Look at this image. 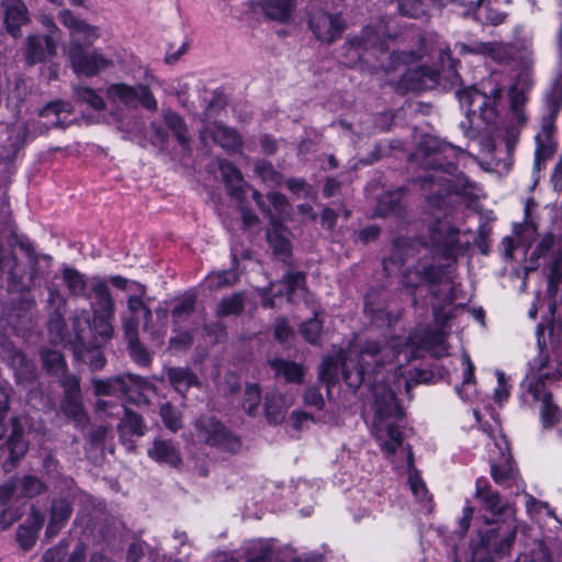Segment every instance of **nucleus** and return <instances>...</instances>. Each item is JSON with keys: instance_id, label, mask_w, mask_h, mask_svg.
I'll use <instances>...</instances> for the list:
<instances>
[{"instance_id": "15", "label": "nucleus", "mask_w": 562, "mask_h": 562, "mask_svg": "<svg viewBox=\"0 0 562 562\" xmlns=\"http://www.w3.org/2000/svg\"><path fill=\"white\" fill-rule=\"evenodd\" d=\"M58 41L53 35L29 34L24 43V58L29 65L44 63L57 54Z\"/></svg>"}, {"instance_id": "58", "label": "nucleus", "mask_w": 562, "mask_h": 562, "mask_svg": "<svg viewBox=\"0 0 562 562\" xmlns=\"http://www.w3.org/2000/svg\"><path fill=\"white\" fill-rule=\"evenodd\" d=\"M496 376L497 387L495 389L494 396L495 401L502 404L509 397V385L507 383L506 375L503 372L496 371Z\"/></svg>"}, {"instance_id": "27", "label": "nucleus", "mask_w": 562, "mask_h": 562, "mask_svg": "<svg viewBox=\"0 0 562 562\" xmlns=\"http://www.w3.org/2000/svg\"><path fill=\"white\" fill-rule=\"evenodd\" d=\"M134 285L137 286V292L139 293V295H132L127 299V308L131 313V317L128 319H125L124 324L126 322L133 321L138 326L139 319L142 318L144 321V326L147 327L148 322L151 317V311L149 310L148 306L145 305L140 296L145 293V289L143 285L138 283H134Z\"/></svg>"}, {"instance_id": "53", "label": "nucleus", "mask_w": 562, "mask_h": 562, "mask_svg": "<svg viewBox=\"0 0 562 562\" xmlns=\"http://www.w3.org/2000/svg\"><path fill=\"white\" fill-rule=\"evenodd\" d=\"M322 330V322L318 319L317 315L303 323L301 326V335L311 344L317 342Z\"/></svg>"}, {"instance_id": "49", "label": "nucleus", "mask_w": 562, "mask_h": 562, "mask_svg": "<svg viewBox=\"0 0 562 562\" xmlns=\"http://www.w3.org/2000/svg\"><path fill=\"white\" fill-rule=\"evenodd\" d=\"M63 409L66 415L74 418L78 424L86 423V414L79 396L65 397Z\"/></svg>"}, {"instance_id": "7", "label": "nucleus", "mask_w": 562, "mask_h": 562, "mask_svg": "<svg viewBox=\"0 0 562 562\" xmlns=\"http://www.w3.org/2000/svg\"><path fill=\"white\" fill-rule=\"evenodd\" d=\"M64 54L78 76L93 77L111 66V60L100 50H88L76 43H68L64 47Z\"/></svg>"}, {"instance_id": "19", "label": "nucleus", "mask_w": 562, "mask_h": 562, "mask_svg": "<svg viewBox=\"0 0 562 562\" xmlns=\"http://www.w3.org/2000/svg\"><path fill=\"white\" fill-rule=\"evenodd\" d=\"M26 450L27 445L22 438L20 429L15 426L9 437L0 434V460L3 459L5 468H13L15 462L25 454Z\"/></svg>"}, {"instance_id": "64", "label": "nucleus", "mask_w": 562, "mask_h": 562, "mask_svg": "<svg viewBox=\"0 0 562 562\" xmlns=\"http://www.w3.org/2000/svg\"><path fill=\"white\" fill-rule=\"evenodd\" d=\"M274 336L281 342H284L292 336V330L286 321L278 319L274 325Z\"/></svg>"}, {"instance_id": "41", "label": "nucleus", "mask_w": 562, "mask_h": 562, "mask_svg": "<svg viewBox=\"0 0 562 562\" xmlns=\"http://www.w3.org/2000/svg\"><path fill=\"white\" fill-rule=\"evenodd\" d=\"M509 98H510V114L512 120L517 126L525 125L527 117L524 113V103H525V95L522 91H518L517 87H512L509 91Z\"/></svg>"}, {"instance_id": "52", "label": "nucleus", "mask_w": 562, "mask_h": 562, "mask_svg": "<svg viewBox=\"0 0 562 562\" xmlns=\"http://www.w3.org/2000/svg\"><path fill=\"white\" fill-rule=\"evenodd\" d=\"M165 123L171 128L180 143L187 142L186 125L183 120L175 112H166L164 114Z\"/></svg>"}, {"instance_id": "25", "label": "nucleus", "mask_w": 562, "mask_h": 562, "mask_svg": "<svg viewBox=\"0 0 562 562\" xmlns=\"http://www.w3.org/2000/svg\"><path fill=\"white\" fill-rule=\"evenodd\" d=\"M71 508L66 499H58L53 503L49 522L45 535L48 538L55 537L69 519Z\"/></svg>"}, {"instance_id": "56", "label": "nucleus", "mask_w": 562, "mask_h": 562, "mask_svg": "<svg viewBox=\"0 0 562 562\" xmlns=\"http://www.w3.org/2000/svg\"><path fill=\"white\" fill-rule=\"evenodd\" d=\"M562 282V255L557 254L550 269L549 286L552 291Z\"/></svg>"}, {"instance_id": "10", "label": "nucleus", "mask_w": 562, "mask_h": 562, "mask_svg": "<svg viewBox=\"0 0 562 562\" xmlns=\"http://www.w3.org/2000/svg\"><path fill=\"white\" fill-rule=\"evenodd\" d=\"M475 498L480 502V510L488 525L497 522L503 514L510 510L509 505L502 501L499 494L483 477L476 480Z\"/></svg>"}, {"instance_id": "26", "label": "nucleus", "mask_w": 562, "mask_h": 562, "mask_svg": "<svg viewBox=\"0 0 562 562\" xmlns=\"http://www.w3.org/2000/svg\"><path fill=\"white\" fill-rule=\"evenodd\" d=\"M271 229L268 231L267 237L274 254L285 259L291 251V244L289 240V231L280 223L272 218Z\"/></svg>"}, {"instance_id": "57", "label": "nucleus", "mask_w": 562, "mask_h": 562, "mask_svg": "<svg viewBox=\"0 0 562 562\" xmlns=\"http://www.w3.org/2000/svg\"><path fill=\"white\" fill-rule=\"evenodd\" d=\"M303 398L306 406L315 407L316 409H322L325 404L322 393L314 386L305 390Z\"/></svg>"}, {"instance_id": "31", "label": "nucleus", "mask_w": 562, "mask_h": 562, "mask_svg": "<svg viewBox=\"0 0 562 562\" xmlns=\"http://www.w3.org/2000/svg\"><path fill=\"white\" fill-rule=\"evenodd\" d=\"M167 376L173 389L181 394L198 384L195 374L186 368H169Z\"/></svg>"}, {"instance_id": "61", "label": "nucleus", "mask_w": 562, "mask_h": 562, "mask_svg": "<svg viewBox=\"0 0 562 562\" xmlns=\"http://www.w3.org/2000/svg\"><path fill=\"white\" fill-rule=\"evenodd\" d=\"M554 243L555 237L552 234H546L544 236H542L536 249L533 250L532 257H536L538 259L540 257L546 256L549 252V250L553 247Z\"/></svg>"}, {"instance_id": "42", "label": "nucleus", "mask_w": 562, "mask_h": 562, "mask_svg": "<svg viewBox=\"0 0 562 562\" xmlns=\"http://www.w3.org/2000/svg\"><path fill=\"white\" fill-rule=\"evenodd\" d=\"M159 415L169 430L176 432L182 427V413L170 403L160 406Z\"/></svg>"}, {"instance_id": "55", "label": "nucleus", "mask_w": 562, "mask_h": 562, "mask_svg": "<svg viewBox=\"0 0 562 562\" xmlns=\"http://www.w3.org/2000/svg\"><path fill=\"white\" fill-rule=\"evenodd\" d=\"M195 297L193 295H186L179 304L172 310V316L176 321L181 319L183 316H188L194 308Z\"/></svg>"}, {"instance_id": "37", "label": "nucleus", "mask_w": 562, "mask_h": 562, "mask_svg": "<svg viewBox=\"0 0 562 562\" xmlns=\"http://www.w3.org/2000/svg\"><path fill=\"white\" fill-rule=\"evenodd\" d=\"M438 0H403L398 4V10L403 15L419 18L427 13L429 8L435 5Z\"/></svg>"}, {"instance_id": "48", "label": "nucleus", "mask_w": 562, "mask_h": 562, "mask_svg": "<svg viewBox=\"0 0 562 562\" xmlns=\"http://www.w3.org/2000/svg\"><path fill=\"white\" fill-rule=\"evenodd\" d=\"M261 401L260 390L257 384H248L245 391L243 407L249 415L257 413Z\"/></svg>"}, {"instance_id": "33", "label": "nucleus", "mask_w": 562, "mask_h": 562, "mask_svg": "<svg viewBox=\"0 0 562 562\" xmlns=\"http://www.w3.org/2000/svg\"><path fill=\"white\" fill-rule=\"evenodd\" d=\"M271 367L276 371V374L284 378L286 382L300 383L304 375L303 368L295 362L274 359L271 361Z\"/></svg>"}, {"instance_id": "28", "label": "nucleus", "mask_w": 562, "mask_h": 562, "mask_svg": "<svg viewBox=\"0 0 562 562\" xmlns=\"http://www.w3.org/2000/svg\"><path fill=\"white\" fill-rule=\"evenodd\" d=\"M125 336L128 340V349L132 358L139 364L146 366L149 363L150 358L146 350L142 348L138 340L137 324L133 321L123 324Z\"/></svg>"}, {"instance_id": "32", "label": "nucleus", "mask_w": 562, "mask_h": 562, "mask_svg": "<svg viewBox=\"0 0 562 562\" xmlns=\"http://www.w3.org/2000/svg\"><path fill=\"white\" fill-rule=\"evenodd\" d=\"M289 406L290 401L279 393H271L267 395L265 405L267 418L270 423L278 424L283 419Z\"/></svg>"}, {"instance_id": "17", "label": "nucleus", "mask_w": 562, "mask_h": 562, "mask_svg": "<svg viewBox=\"0 0 562 562\" xmlns=\"http://www.w3.org/2000/svg\"><path fill=\"white\" fill-rule=\"evenodd\" d=\"M347 55L350 56L348 64L356 65L362 57L363 52L369 49L384 50V41L382 40L381 30H373L367 26L359 37H353L346 43Z\"/></svg>"}, {"instance_id": "46", "label": "nucleus", "mask_w": 562, "mask_h": 562, "mask_svg": "<svg viewBox=\"0 0 562 562\" xmlns=\"http://www.w3.org/2000/svg\"><path fill=\"white\" fill-rule=\"evenodd\" d=\"M256 173L260 179L270 187H279L282 182L281 175L276 171L271 164L258 161L255 167Z\"/></svg>"}, {"instance_id": "43", "label": "nucleus", "mask_w": 562, "mask_h": 562, "mask_svg": "<svg viewBox=\"0 0 562 562\" xmlns=\"http://www.w3.org/2000/svg\"><path fill=\"white\" fill-rule=\"evenodd\" d=\"M270 543L265 540H252L248 542L247 562H265L270 554Z\"/></svg>"}, {"instance_id": "38", "label": "nucleus", "mask_w": 562, "mask_h": 562, "mask_svg": "<svg viewBox=\"0 0 562 562\" xmlns=\"http://www.w3.org/2000/svg\"><path fill=\"white\" fill-rule=\"evenodd\" d=\"M537 149L535 156V167L540 169L541 164L544 162L548 158H550L557 148V143L553 136H536Z\"/></svg>"}, {"instance_id": "34", "label": "nucleus", "mask_w": 562, "mask_h": 562, "mask_svg": "<svg viewBox=\"0 0 562 562\" xmlns=\"http://www.w3.org/2000/svg\"><path fill=\"white\" fill-rule=\"evenodd\" d=\"M294 7V0H267L263 10L271 19L284 22L291 16Z\"/></svg>"}, {"instance_id": "44", "label": "nucleus", "mask_w": 562, "mask_h": 562, "mask_svg": "<svg viewBox=\"0 0 562 562\" xmlns=\"http://www.w3.org/2000/svg\"><path fill=\"white\" fill-rule=\"evenodd\" d=\"M237 273L233 270H224L211 273L206 277V285L211 290H218L226 285H232L237 281Z\"/></svg>"}, {"instance_id": "63", "label": "nucleus", "mask_w": 562, "mask_h": 562, "mask_svg": "<svg viewBox=\"0 0 562 562\" xmlns=\"http://www.w3.org/2000/svg\"><path fill=\"white\" fill-rule=\"evenodd\" d=\"M517 529L518 525L515 524L509 533L499 542L498 547L495 549L496 553L506 554L509 552L512 546L515 542Z\"/></svg>"}, {"instance_id": "8", "label": "nucleus", "mask_w": 562, "mask_h": 562, "mask_svg": "<svg viewBox=\"0 0 562 562\" xmlns=\"http://www.w3.org/2000/svg\"><path fill=\"white\" fill-rule=\"evenodd\" d=\"M196 436L205 443L235 453L240 448L239 439L212 417H201L195 423Z\"/></svg>"}, {"instance_id": "35", "label": "nucleus", "mask_w": 562, "mask_h": 562, "mask_svg": "<svg viewBox=\"0 0 562 562\" xmlns=\"http://www.w3.org/2000/svg\"><path fill=\"white\" fill-rule=\"evenodd\" d=\"M74 97L78 102L86 103L95 111H102L105 109V102L103 98L90 87H74Z\"/></svg>"}, {"instance_id": "59", "label": "nucleus", "mask_w": 562, "mask_h": 562, "mask_svg": "<svg viewBox=\"0 0 562 562\" xmlns=\"http://www.w3.org/2000/svg\"><path fill=\"white\" fill-rule=\"evenodd\" d=\"M138 103L150 111H156L158 106L157 100L146 86H138Z\"/></svg>"}, {"instance_id": "39", "label": "nucleus", "mask_w": 562, "mask_h": 562, "mask_svg": "<svg viewBox=\"0 0 562 562\" xmlns=\"http://www.w3.org/2000/svg\"><path fill=\"white\" fill-rule=\"evenodd\" d=\"M220 169L232 194L239 198L243 184V177L239 170L229 162H222Z\"/></svg>"}, {"instance_id": "21", "label": "nucleus", "mask_w": 562, "mask_h": 562, "mask_svg": "<svg viewBox=\"0 0 562 562\" xmlns=\"http://www.w3.org/2000/svg\"><path fill=\"white\" fill-rule=\"evenodd\" d=\"M440 72L436 68H429L427 66H418L416 68H409L403 77L404 83L413 90L431 89L438 82Z\"/></svg>"}, {"instance_id": "18", "label": "nucleus", "mask_w": 562, "mask_h": 562, "mask_svg": "<svg viewBox=\"0 0 562 562\" xmlns=\"http://www.w3.org/2000/svg\"><path fill=\"white\" fill-rule=\"evenodd\" d=\"M3 23L14 38L22 35V27L31 22L29 9L23 0H2Z\"/></svg>"}, {"instance_id": "20", "label": "nucleus", "mask_w": 562, "mask_h": 562, "mask_svg": "<svg viewBox=\"0 0 562 562\" xmlns=\"http://www.w3.org/2000/svg\"><path fill=\"white\" fill-rule=\"evenodd\" d=\"M147 456L157 463H165L172 468H178L182 460L179 449L176 445L161 437L156 438L147 450Z\"/></svg>"}, {"instance_id": "51", "label": "nucleus", "mask_w": 562, "mask_h": 562, "mask_svg": "<svg viewBox=\"0 0 562 562\" xmlns=\"http://www.w3.org/2000/svg\"><path fill=\"white\" fill-rule=\"evenodd\" d=\"M64 280L67 288L74 295H81L85 293L86 282L83 276L72 269H65Z\"/></svg>"}, {"instance_id": "22", "label": "nucleus", "mask_w": 562, "mask_h": 562, "mask_svg": "<svg viewBox=\"0 0 562 562\" xmlns=\"http://www.w3.org/2000/svg\"><path fill=\"white\" fill-rule=\"evenodd\" d=\"M460 53L480 54L486 57H491L493 60L504 63L509 59L512 48L508 45L498 43H481L473 42L471 44H459L457 45Z\"/></svg>"}, {"instance_id": "45", "label": "nucleus", "mask_w": 562, "mask_h": 562, "mask_svg": "<svg viewBox=\"0 0 562 562\" xmlns=\"http://www.w3.org/2000/svg\"><path fill=\"white\" fill-rule=\"evenodd\" d=\"M461 361H462V367H463V381H462V386L458 387L457 392L459 393V395L462 398L468 400L469 394L465 391L469 387H473L474 383H475V381H474V364L471 361L470 356L468 353L462 355Z\"/></svg>"}, {"instance_id": "36", "label": "nucleus", "mask_w": 562, "mask_h": 562, "mask_svg": "<svg viewBox=\"0 0 562 562\" xmlns=\"http://www.w3.org/2000/svg\"><path fill=\"white\" fill-rule=\"evenodd\" d=\"M45 490V484L34 475L23 476L15 485V493L29 498L44 493Z\"/></svg>"}, {"instance_id": "30", "label": "nucleus", "mask_w": 562, "mask_h": 562, "mask_svg": "<svg viewBox=\"0 0 562 562\" xmlns=\"http://www.w3.org/2000/svg\"><path fill=\"white\" fill-rule=\"evenodd\" d=\"M106 95L111 101L121 102L127 106H136L138 104V87L113 83L108 87Z\"/></svg>"}, {"instance_id": "24", "label": "nucleus", "mask_w": 562, "mask_h": 562, "mask_svg": "<svg viewBox=\"0 0 562 562\" xmlns=\"http://www.w3.org/2000/svg\"><path fill=\"white\" fill-rule=\"evenodd\" d=\"M44 524V517L38 512H32L23 525L20 526L16 532V539L20 546L29 550L31 549L37 538V532Z\"/></svg>"}, {"instance_id": "2", "label": "nucleus", "mask_w": 562, "mask_h": 562, "mask_svg": "<svg viewBox=\"0 0 562 562\" xmlns=\"http://www.w3.org/2000/svg\"><path fill=\"white\" fill-rule=\"evenodd\" d=\"M543 328L537 329L538 355L530 360L521 389L535 401L541 402L540 415L544 427H552L562 418L559 407L552 403L547 385L562 376V323H554L550 329V346L541 340Z\"/></svg>"}, {"instance_id": "16", "label": "nucleus", "mask_w": 562, "mask_h": 562, "mask_svg": "<svg viewBox=\"0 0 562 562\" xmlns=\"http://www.w3.org/2000/svg\"><path fill=\"white\" fill-rule=\"evenodd\" d=\"M142 379L137 375H119L109 380H92L94 393L98 396H121L133 397V392L142 386Z\"/></svg>"}, {"instance_id": "50", "label": "nucleus", "mask_w": 562, "mask_h": 562, "mask_svg": "<svg viewBox=\"0 0 562 562\" xmlns=\"http://www.w3.org/2000/svg\"><path fill=\"white\" fill-rule=\"evenodd\" d=\"M44 366L48 371L55 374L63 373L65 370V360L60 352L45 350L42 352Z\"/></svg>"}, {"instance_id": "13", "label": "nucleus", "mask_w": 562, "mask_h": 562, "mask_svg": "<svg viewBox=\"0 0 562 562\" xmlns=\"http://www.w3.org/2000/svg\"><path fill=\"white\" fill-rule=\"evenodd\" d=\"M308 23L315 37L328 44L336 41L345 30V22L340 15L322 10L313 12Z\"/></svg>"}, {"instance_id": "3", "label": "nucleus", "mask_w": 562, "mask_h": 562, "mask_svg": "<svg viewBox=\"0 0 562 562\" xmlns=\"http://www.w3.org/2000/svg\"><path fill=\"white\" fill-rule=\"evenodd\" d=\"M430 234L429 244L397 241L394 245L390 261H398L403 265L408 258L418 257L417 265L413 269L408 267V271L404 274V283L407 286L415 288L423 282H437L440 279L441 268L424 261L428 254H431L432 258L443 257L450 259L463 250L459 240V231L451 227L448 223H437L431 228Z\"/></svg>"}, {"instance_id": "40", "label": "nucleus", "mask_w": 562, "mask_h": 562, "mask_svg": "<svg viewBox=\"0 0 562 562\" xmlns=\"http://www.w3.org/2000/svg\"><path fill=\"white\" fill-rule=\"evenodd\" d=\"M268 200L272 204L276 215L272 214L271 211H268V215L270 218V222L272 223V218L280 223L284 221L290 215V203L288 202L286 198L278 192H272L268 194Z\"/></svg>"}, {"instance_id": "6", "label": "nucleus", "mask_w": 562, "mask_h": 562, "mask_svg": "<svg viewBox=\"0 0 562 562\" xmlns=\"http://www.w3.org/2000/svg\"><path fill=\"white\" fill-rule=\"evenodd\" d=\"M91 290L94 294L92 302L93 319L91 329L95 333V346H101L112 337L115 305L110 289L103 279H93Z\"/></svg>"}, {"instance_id": "29", "label": "nucleus", "mask_w": 562, "mask_h": 562, "mask_svg": "<svg viewBox=\"0 0 562 562\" xmlns=\"http://www.w3.org/2000/svg\"><path fill=\"white\" fill-rule=\"evenodd\" d=\"M85 559L86 552L82 544H78L69 555L64 546H56L43 554L41 562H83Z\"/></svg>"}, {"instance_id": "1", "label": "nucleus", "mask_w": 562, "mask_h": 562, "mask_svg": "<svg viewBox=\"0 0 562 562\" xmlns=\"http://www.w3.org/2000/svg\"><path fill=\"white\" fill-rule=\"evenodd\" d=\"M438 328L434 331H425L423 337L415 333L403 344L394 340L391 344L380 346L370 342L361 350L360 355L349 351L348 356L326 358L319 369V379L328 386L334 384L341 372L348 386L356 389L363 382H368L374 418L372 434L381 449L392 457L397 448L403 454L408 474V484L413 495L422 503L430 499L425 482L413 468V456L409 448H403V436L400 431V422L403 412L396 402L395 394L402 387L408 390L409 382L402 368L418 357L420 349H427L436 357L448 353L446 338L448 330L446 323L441 322L439 312L435 313Z\"/></svg>"}, {"instance_id": "12", "label": "nucleus", "mask_w": 562, "mask_h": 562, "mask_svg": "<svg viewBox=\"0 0 562 562\" xmlns=\"http://www.w3.org/2000/svg\"><path fill=\"white\" fill-rule=\"evenodd\" d=\"M493 440L494 446L499 450L501 454L499 464L494 460L491 463V475L493 480L495 483L504 487H510L513 485L519 487L521 479L515 467L512 464L506 439L501 436L498 439L494 438Z\"/></svg>"}, {"instance_id": "54", "label": "nucleus", "mask_w": 562, "mask_h": 562, "mask_svg": "<svg viewBox=\"0 0 562 562\" xmlns=\"http://www.w3.org/2000/svg\"><path fill=\"white\" fill-rule=\"evenodd\" d=\"M243 308V297L240 294H234L229 297H225L218 305V314L222 316H227L232 314H237Z\"/></svg>"}, {"instance_id": "14", "label": "nucleus", "mask_w": 562, "mask_h": 562, "mask_svg": "<svg viewBox=\"0 0 562 562\" xmlns=\"http://www.w3.org/2000/svg\"><path fill=\"white\" fill-rule=\"evenodd\" d=\"M72 112V105L66 101H54L43 108L38 115L43 120L40 124L25 125V134H42L50 127H58L65 124L66 119Z\"/></svg>"}, {"instance_id": "62", "label": "nucleus", "mask_w": 562, "mask_h": 562, "mask_svg": "<svg viewBox=\"0 0 562 562\" xmlns=\"http://www.w3.org/2000/svg\"><path fill=\"white\" fill-rule=\"evenodd\" d=\"M36 19L42 24V26L46 29L47 32L45 35H53L56 41H59L60 30L52 16L47 14H38Z\"/></svg>"}, {"instance_id": "23", "label": "nucleus", "mask_w": 562, "mask_h": 562, "mask_svg": "<svg viewBox=\"0 0 562 562\" xmlns=\"http://www.w3.org/2000/svg\"><path fill=\"white\" fill-rule=\"evenodd\" d=\"M202 137H212L214 142L218 143L227 150H237L241 146V138L236 131L228 128L222 124H214L206 127L202 132Z\"/></svg>"}, {"instance_id": "60", "label": "nucleus", "mask_w": 562, "mask_h": 562, "mask_svg": "<svg viewBox=\"0 0 562 562\" xmlns=\"http://www.w3.org/2000/svg\"><path fill=\"white\" fill-rule=\"evenodd\" d=\"M82 360L94 370L103 368L105 363V359L102 352L98 349L88 350L87 352H85L82 355Z\"/></svg>"}, {"instance_id": "4", "label": "nucleus", "mask_w": 562, "mask_h": 562, "mask_svg": "<svg viewBox=\"0 0 562 562\" xmlns=\"http://www.w3.org/2000/svg\"><path fill=\"white\" fill-rule=\"evenodd\" d=\"M414 156L416 159L423 157L424 167L436 172L422 179V188L432 195L427 196L429 203L439 206L442 196L452 191L451 181L446 173H450L453 166L451 164L443 166L441 151L437 148V140L431 137L425 139L423 147Z\"/></svg>"}, {"instance_id": "47", "label": "nucleus", "mask_w": 562, "mask_h": 562, "mask_svg": "<svg viewBox=\"0 0 562 562\" xmlns=\"http://www.w3.org/2000/svg\"><path fill=\"white\" fill-rule=\"evenodd\" d=\"M121 428L123 431H127L136 436H143L145 431L142 417L135 413L130 412L128 409H125V415L122 419Z\"/></svg>"}, {"instance_id": "11", "label": "nucleus", "mask_w": 562, "mask_h": 562, "mask_svg": "<svg viewBox=\"0 0 562 562\" xmlns=\"http://www.w3.org/2000/svg\"><path fill=\"white\" fill-rule=\"evenodd\" d=\"M58 20L69 32V43L88 47L93 45L102 35L99 26L78 19L68 9L58 13Z\"/></svg>"}, {"instance_id": "9", "label": "nucleus", "mask_w": 562, "mask_h": 562, "mask_svg": "<svg viewBox=\"0 0 562 562\" xmlns=\"http://www.w3.org/2000/svg\"><path fill=\"white\" fill-rule=\"evenodd\" d=\"M305 276L301 272H290L284 276L283 282L272 284L271 289L262 292V302L266 307L278 306L277 299L294 302L295 297L305 296Z\"/></svg>"}, {"instance_id": "5", "label": "nucleus", "mask_w": 562, "mask_h": 562, "mask_svg": "<svg viewBox=\"0 0 562 562\" xmlns=\"http://www.w3.org/2000/svg\"><path fill=\"white\" fill-rule=\"evenodd\" d=\"M501 94L502 88L492 79L483 82L482 90L468 88L457 93L471 124L475 116H479L486 124L494 123L497 117V103Z\"/></svg>"}]
</instances>
